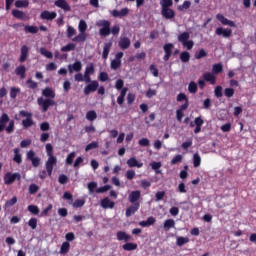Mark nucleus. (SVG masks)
Listing matches in <instances>:
<instances>
[{
	"instance_id": "nucleus-2",
	"label": "nucleus",
	"mask_w": 256,
	"mask_h": 256,
	"mask_svg": "<svg viewBox=\"0 0 256 256\" xmlns=\"http://www.w3.org/2000/svg\"><path fill=\"white\" fill-rule=\"evenodd\" d=\"M20 179L21 174L8 172L4 176V183L5 185H11L12 183H15V181H19Z\"/></svg>"
},
{
	"instance_id": "nucleus-63",
	"label": "nucleus",
	"mask_w": 256,
	"mask_h": 256,
	"mask_svg": "<svg viewBox=\"0 0 256 256\" xmlns=\"http://www.w3.org/2000/svg\"><path fill=\"white\" fill-rule=\"evenodd\" d=\"M15 203H17V197H13L12 199L8 200L5 203V207H13V205H15Z\"/></svg>"
},
{
	"instance_id": "nucleus-61",
	"label": "nucleus",
	"mask_w": 256,
	"mask_h": 256,
	"mask_svg": "<svg viewBox=\"0 0 256 256\" xmlns=\"http://www.w3.org/2000/svg\"><path fill=\"white\" fill-rule=\"evenodd\" d=\"M225 97H233L235 95V90L233 88H226L224 90Z\"/></svg>"
},
{
	"instance_id": "nucleus-36",
	"label": "nucleus",
	"mask_w": 256,
	"mask_h": 256,
	"mask_svg": "<svg viewBox=\"0 0 256 256\" xmlns=\"http://www.w3.org/2000/svg\"><path fill=\"white\" fill-rule=\"evenodd\" d=\"M93 73H95V66L93 63L87 64L84 74L93 75Z\"/></svg>"
},
{
	"instance_id": "nucleus-9",
	"label": "nucleus",
	"mask_w": 256,
	"mask_h": 256,
	"mask_svg": "<svg viewBox=\"0 0 256 256\" xmlns=\"http://www.w3.org/2000/svg\"><path fill=\"white\" fill-rule=\"evenodd\" d=\"M118 45L120 49H129V47H131V40L128 37L121 36Z\"/></svg>"
},
{
	"instance_id": "nucleus-55",
	"label": "nucleus",
	"mask_w": 256,
	"mask_h": 256,
	"mask_svg": "<svg viewBox=\"0 0 256 256\" xmlns=\"http://www.w3.org/2000/svg\"><path fill=\"white\" fill-rule=\"evenodd\" d=\"M212 71L215 75L221 73V71H223V65L221 64H215L212 68Z\"/></svg>"
},
{
	"instance_id": "nucleus-53",
	"label": "nucleus",
	"mask_w": 256,
	"mask_h": 256,
	"mask_svg": "<svg viewBox=\"0 0 256 256\" xmlns=\"http://www.w3.org/2000/svg\"><path fill=\"white\" fill-rule=\"evenodd\" d=\"M73 50H75V44H73V43H69L66 46H63L61 48V51H63V52H69V51H73Z\"/></svg>"
},
{
	"instance_id": "nucleus-57",
	"label": "nucleus",
	"mask_w": 256,
	"mask_h": 256,
	"mask_svg": "<svg viewBox=\"0 0 256 256\" xmlns=\"http://www.w3.org/2000/svg\"><path fill=\"white\" fill-rule=\"evenodd\" d=\"M22 125L23 127L27 128V127H31L33 125V119L31 117L26 118L22 121Z\"/></svg>"
},
{
	"instance_id": "nucleus-45",
	"label": "nucleus",
	"mask_w": 256,
	"mask_h": 256,
	"mask_svg": "<svg viewBox=\"0 0 256 256\" xmlns=\"http://www.w3.org/2000/svg\"><path fill=\"white\" fill-rule=\"evenodd\" d=\"M180 59L183 63H187V61H189V59H191V55L189 54V52H182L180 54Z\"/></svg>"
},
{
	"instance_id": "nucleus-20",
	"label": "nucleus",
	"mask_w": 256,
	"mask_h": 256,
	"mask_svg": "<svg viewBox=\"0 0 256 256\" xmlns=\"http://www.w3.org/2000/svg\"><path fill=\"white\" fill-rule=\"evenodd\" d=\"M140 198H141V191L139 190L132 191L129 195L130 203H136V201H139Z\"/></svg>"
},
{
	"instance_id": "nucleus-14",
	"label": "nucleus",
	"mask_w": 256,
	"mask_h": 256,
	"mask_svg": "<svg viewBox=\"0 0 256 256\" xmlns=\"http://www.w3.org/2000/svg\"><path fill=\"white\" fill-rule=\"evenodd\" d=\"M81 69H83V64L81 63V61H76L75 63L68 65L69 73H73V71L79 73Z\"/></svg>"
},
{
	"instance_id": "nucleus-48",
	"label": "nucleus",
	"mask_w": 256,
	"mask_h": 256,
	"mask_svg": "<svg viewBox=\"0 0 256 256\" xmlns=\"http://www.w3.org/2000/svg\"><path fill=\"white\" fill-rule=\"evenodd\" d=\"M83 205H85V200L77 199L73 202L72 207L79 209V207H83Z\"/></svg>"
},
{
	"instance_id": "nucleus-17",
	"label": "nucleus",
	"mask_w": 256,
	"mask_h": 256,
	"mask_svg": "<svg viewBox=\"0 0 256 256\" xmlns=\"http://www.w3.org/2000/svg\"><path fill=\"white\" fill-rule=\"evenodd\" d=\"M173 44L172 43H168L166 45H164V61H169V57H171V53H173Z\"/></svg>"
},
{
	"instance_id": "nucleus-42",
	"label": "nucleus",
	"mask_w": 256,
	"mask_h": 256,
	"mask_svg": "<svg viewBox=\"0 0 256 256\" xmlns=\"http://www.w3.org/2000/svg\"><path fill=\"white\" fill-rule=\"evenodd\" d=\"M25 66H19L16 68V75H20L21 79H25Z\"/></svg>"
},
{
	"instance_id": "nucleus-25",
	"label": "nucleus",
	"mask_w": 256,
	"mask_h": 256,
	"mask_svg": "<svg viewBox=\"0 0 256 256\" xmlns=\"http://www.w3.org/2000/svg\"><path fill=\"white\" fill-rule=\"evenodd\" d=\"M163 227H164L165 231H170L171 229L175 228V220H173V219L165 220Z\"/></svg>"
},
{
	"instance_id": "nucleus-13",
	"label": "nucleus",
	"mask_w": 256,
	"mask_h": 256,
	"mask_svg": "<svg viewBox=\"0 0 256 256\" xmlns=\"http://www.w3.org/2000/svg\"><path fill=\"white\" fill-rule=\"evenodd\" d=\"M41 19L46 21H53L57 17V12L43 11L40 15Z\"/></svg>"
},
{
	"instance_id": "nucleus-24",
	"label": "nucleus",
	"mask_w": 256,
	"mask_h": 256,
	"mask_svg": "<svg viewBox=\"0 0 256 256\" xmlns=\"http://www.w3.org/2000/svg\"><path fill=\"white\" fill-rule=\"evenodd\" d=\"M155 218L153 216L149 217L146 221H140V227H151V225H155Z\"/></svg>"
},
{
	"instance_id": "nucleus-37",
	"label": "nucleus",
	"mask_w": 256,
	"mask_h": 256,
	"mask_svg": "<svg viewBox=\"0 0 256 256\" xmlns=\"http://www.w3.org/2000/svg\"><path fill=\"white\" fill-rule=\"evenodd\" d=\"M78 31L80 33H85V31H87V22H85V20H80L78 24Z\"/></svg>"
},
{
	"instance_id": "nucleus-60",
	"label": "nucleus",
	"mask_w": 256,
	"mask_h": 256,
	"mask_svg": "<svg viewBox=\"0 0 256 256\" xmlns=\"http://www.w3.org/2000/svg\"><path fill=\"white\" fill-rule=\"evenodd\" d=\"M188 91H189V93H197V83L190 82V84L188 86Z\"/></svg>"
},
{
	"instance_id": "nucleus-43",
	"label": "nucleus",
	"mask_w": 256,
	"mask_h": 256,
	"mask_svg": "<svg viewBox=\"0 0 256 256\" xmlns=\"http://www.w3.org/2000/svg\"><path fill=\"white\" fill-rule=\"evenodd\" d=\"M29 6V1L27 0H17L15 2V7L22 8V7H28Z\"/></svg>"
},
{
	"instance_id": "nucleus-56",
	"label": "nucleus",
	"mask_w": 256,
	"mask_h": 256,
	"mask_svg": "<svg viewBox=\"0 0 256 256\" xmlns=\"http://www.w3.org/2000/svg\"><path fill=\"white\" fill-rule=\"evenodd\" d=\"M88 190L90 195H92V193H95V189H97V182H90L88 183Z\"/></svg>"
},
{
	"instance_id": "nucleus-52",
	"label": "nucleus",
	"mask_w": 256,
	"mask_h": 256,
	"mask_svg": "<svg viewBox=\"0 0 256 256\" xmlns=\"http://www.w3.org/2000/svg\"><path fill=\"white\" fill-rule=\"evenodd\" d=\"M111 69L116 70L119 69V67H121V60H112L111 64H110Z\"/></svg>"
},
{
	"instance_id": "nucleus-35",
	"label": "nucleus",
	"mask_w": 256,
	"mask_h": 256,
	"mask_svg": "<svg viewBox=\"0 0 256 256\" xmlns=\"http://www.w3.org/2000/svg\"><path fill=\"white\" fill-rule=\"evenodd\" d=\"M122 249H124V251H135V249H137V244L126 243L122 246Z\"/></svg>"
},
{
	"instance_id": "nucleus-54",
	"label": "nucleus",
	"mask_w": 256,
	"mask_h": 256,
	"mask_svg": "<svg viewBox=\"0 0 256 256\" xmlns=\"http://www.w3.org/2000/svg\"><path fill=\"white\" fill-rule=\"evenodd\" d=\"M203 57H207V51H205V49H201L200 51L196 52V59H203Z\"/></svg>"
},
{
	"instance_id": "nucleus-23",
	"label": "nucleus",
	"mask_w": 256,
	"mask_h": 256,
	"mask_svg": "<svg viewBox=\"0 0 256 256\" xmlns=\"http://www.w3.org/2000/svg\"><path fill=\"white\" fill-rule=\"evenodd\" d=\"M204 81H208L211 85H215L216 77L213 73L207 72L203 75Z\"/></svg>"
},
{
	"instance_id": "nucleus-6",
	"label": "nucleus",
	"mask_w": 256,
	"mask_h": 256,
	"mask_svg": "<svg viewBox=\"0 0 256 256\" xmlns=\"http://www.w3.org/2000/svg\"><path fill=\"white\" fill-rule=\"evenodd\" d=\"M161 15L164 19L171 21V19H175V10L171 8H161Z\"/></svg>"
},
{
	"instance_id": "nucleus-18",
	"label": "nucleus",
	"mask_w": 256,
	"mask_h": 256,
	"mask_svg": "<svg viewBox=\"0 0 256 256\" xmlns=\"http://www.w3.org/2000/svg\"><path fill=\"white\" fill-rule=\"evenodd\" d=\"M139 211V203L136 202L134 205L130 206L126 210V217H131V215H135Z\"/></svg>"
},
{
	"instance_id": "nucleus-10",
	"label": "nucleus",
	"mask_w": 256,
	"mask_h": 256,
	"mask_svg": "<svg viewBox=\"0 0 256 256\" xmlns=\"http://www.w3.org/2000/svg\"><path fill=\"white\" fill-rule=\"evenodd\" d=\"M126 164L130 168L136 167L137 169H141V167H143V163L141 161L137 160L136 157L129 158L127 160Z\"/></svg>"
},
{
	"instance_id": "nucleus-26",
	"label": "nucleus",
	"mask_w": 256,
	"mask_h": 256,
	"mask_svg": "<svg viewBox=\"0 0 256 256\" xmlns=\"http://www.w3.org/2000/svg\"><path fill=\"white\" fill-rule=\"evenodd\" d=\"M42 95L44 97H48V99H55V91H53V89H51L50 87L44 89L42 91Z\"/></svg>"
},
{
	"instance_id": "nucleus-47",
	"label": "nucleus",
	"mask_w": 256,
	"mask_h": 256,
	"mask_svg": "<svg viewBox=\"0 0 256 256\" xmlns=\"http://www.w3.org/2000/svg\"><path fill=\"white\" fill-rule=\"evenodd\" d=\"M21 93V90L17 87H13L10 89V97L11 99H15L17 97V94Z\"/></svg>"
},
{
	"instance_id": "nucleus-62",
	"label": "nucleus",
	"mask_w": 256,
	"mask_h": 256,
	"mask_svg": "<svg viewBox=\"0 0 256 256\" xmlns=\"http://www.w3.org/2000/svg\"><path fill=\"white\" fill-rule=\"evenodd\" d=\"M28 225L31 227V229H37V218H31L28 221Z\"/></svg>"
},
{
	"instance_id": "nucleus-11",
	"label": "nucleus",
	"mask_w": 256,
	"mask_h": 256,
	"mask_svg": "<svg viewBox=\"0 0 256 256\" xmlns=\"http://www.w3.org/2000/svg\"><path fill=\"white\" fill-rule=\"evenodd\" d=\"M216 19L218 21H220V23H222L223 25H228V27H236L235 22L227 19L225 16H223L222 14H217L216 15Z\"/></svg>"
},
{
	"instance_id": "nucleus-50",
	"label": "nucleus",
	"mask_w": 256,
	"mask_h": 256,
	"mask_svg": "<svg viewBox=\"0 0 256 256\" xmlns=\"http://www.w3.org/2000/svg\"><path fill=\"white\" fill-rule=\"evenodd\" d=\"M97 147H99V142H91L90 144H88L85 148V151L88 152V151H91L93 149H97Z\"/></svg>"
},
{
	"instance_id": "nucleus-22",
	"label": "nucleus",
	"mask_w": 256,
	"mask_h": 256,
	"mask_svg": "<svg viewBox=\"0 0 256 256\" xmlns=\"http://www.w3.org/2000/svg\"><path fill=\"white\" fill-rule=\"evenodd\" d=\"M189 243V237L176 236V245L177 247H183Z\"/></svg>"
},
{
	"instance_id": "nucleus-49",
	"label": "nucleus",
	"mask_w": 256,
	"mask_h": 256,
	"mask_svg": "<svg viewBox=\"0 0 256 256\" xmlns=\"http://www.w3.org/2000/svg\"><path fill=\"white\" fill-rule=\"evenodd\" d=\"M191 7V2L189 1H184L182 5L178 6V11H185Z\"/></svg>"
},
{
	"instance_id": "nucleus-34",
	"label": "nucleus",
	"mask_w": 256,
	"mask_h": 256,
	"mask_svg": "<svg viewBox=\"0 0 256 256\" xmlns=\"http://www.w3.org/2000/svg\"><path fill=\"white\" fill-rule=\"evenodd\" d=\"M86 119L87 121H95L97 119V112L94 110H90L86 113Z\"/></svg>"
},
{
	"instance_id": "nucleus-41",
	"label": "nucleus",
	"mask_w": 256,
	"mask_h": 256,
	"mask_svg": "<svg viewBox=\"0 0 256 256\" xmlns=\"http://www.w3.org/2000/svg\"><path fill=\"white\" fill-rule=\"evenodd\" d=\"M150 167H152L153 171H155V173H161V162H152L150 163Z\"/></svg>"
},
{
	"instance_id": "nucleus-12",
	"label": "nucleus",
	"mask_w": 256,
	"mask_h": 256,
	"mask_svg": "<svg viewBox=\"0 0 256 256\" xmlns=\"http://www.w3.org/2000/svg\"><path fill=\"white\" fill-rule=\"evenodd\" d=\"M54 4L59 9H62L64 11H71V6L69 5V3H67L66 0H56Z\"/></svg>"
},
{
	"instance_id": "nucleus-31",
	"label": "nucleus",
	"mask_w": 256,
	"mask_h": 256,
	"mask_svg": "<svg viewBox=\"0 0 256 256\" xmlns=\"http://www.w3.org/2000/svg\"><path fill=\"white\" fill-rule=\"evenodd\" d=\"M117 239L118 241H131V236L127 235V233L123 231H119L117 233Z\"/></svg>"
},
{
	"instance_id": "nucleus-8",
	"label": "nucleus",
	"mask_w": 256,
	"mask_h": 256,
	"mask_svg": "<svg viewBox=\"0 0 256 256\" xmlns=\"http://www.w3.org/2000/svg\"><path fill=\"white\" fill-rule=\"evenodd\" d=\"M27 159L31 161L33 167H39V163H41V159L35 155V152L32 150L27 152Z\"/></svg>"
},
{
	"instance_id": "nucleus-46",
	"label": "nucleus",
	"mask_w": 256,
	"mask_h": 256,
	"mask_svg": "<svg viewBox=\"0 0 256 256\" xmlns=\"http://www.w3.org/2000/svg\"><path fill=\"white\" fill-rule=\"evenodd\" d=\"M8 122H9L8 127L4 128V129H6V133H13V131H15V121L10 120Z\"/></svg>"
},
{
	"instance_id": "nucleus-59",
	"label": "nucleus",
	"mask_w": 256,
	"mask_h": 256,
	"mask_svg": "<svg viewBox=\"0 0 256 256\" xmlns=\"http://www.w3.org/2000/svg\"><path fill=\"white\" fill-rule=\"evenodd\" d=\"M75 159V152H71L66 158V165H73V160Z\"/></svg>"
},
{
	"instance_id": "nucleus-4",
	"label": "nucleus",
	"mask_w": 256,
	"mask_h": 256,
	"mask_svg": "<svg viewBox=\"0 0 256 256\" xmlns=\"http://www.w3.org/2000/svg\"><path fill=\"white\" fill-rule=\"evenodd\" d=\"M38 105L42 107L43 113L47 112L51 105H55V101L51 99L38 98Z\"/></svg>"
},
{
	"instance_id": "nucleus-1",
	"label": "nucleus",
	"mask_w": 256,
	"mask_h": 256,
	"mask_svg": "<svg viewBox=\"0 0 256 256\" xmlns=\"http://www.w3.org/2000/svg\"><path fill=\"white\" fill-rule=\"evenodd\" d=\"M96 25L97 27H101L99 33L102 37H108V35H111V22L107 20H99Z\"/></svg>"
},
{
	"instance_id": "nucleus-28",
	"label": "nucleus",
	"mask_w": 256,
	"mask_h": 256,
	"mask_svg": "<svg viewBox=\"0 0 256 256\" xmlns=\"http://www.w3.org/2000/svg\"><path fill=\"white\" fill-rule=\"evenodd\" d=\"M112 45L113 43L111 42H108L104 45L103 54H102L103 59H107L109 57V52L111 51Z\"/></svg>"
},
{
	"instance_id": "nucleus-29",
	"label": "nucleus",
	"mask_w": 256,
	"mask_h": 256,
	"mask_svg": "<svg viewBox=\"0 0 256 256\" xmlns=\"http://www.w3.org/2000/svg\"><path fill=\"white\" fill-rule=\"evenodd\" d=\"M13 17H16V19H22V21H25L27 19V15L23 11L20 10H12Z\"/></svg>"
},
{
	"instance_id": "nucleus-44",
	"label": "nucleus",
	"mask_w": 256,
	"mask_h": 256,
	"mask_svg": "<svg viewBox=\"0 0 256 256\" xmlns=\"http://www.w3.org/2000/svg\"><path fill=\"white\" fill-rule=\"evenodd\" d=\"M193 165L194 167H199L201 165V156L197 153L193 155Z\"/></svg>"
},
{
	"instance_id": "nucleus-40",
	"label": "nucleus",
	"mask_w": 256,
	"mask_h": 256,
	"mask_svg": "<svg viewBox=\"0 0 256 256\" xmlns=\"http://www.w3.org/2000/svg\"><path fill=\"white\" fill-rule=\"evenodd\" d=\"M19 148H15L14 149V161L16 163H21L23 161L22 157H21V153H19Z\"/></svg>"
},
{
	"instance_id": "nucleus-32",
	"label": "nucleus",
	"mask_w": 256,
	"mask_h": 256,
	"mask_svg": "<svg viewBox=\"0 0 256 256\" xmlns=\"http://www.w3.org/2000/svg\"><path fill=\"white\" fill-rule=\"evenodd\" d=\"M161 9H167L173 7V0H160Z\"/></svg>"
},
{
	"instance_id": "nucleus-16",
	"label": "nucleus",
	"mask_w": 256,
	"mask_h": 256,
	"mask_svg": "<svg viewBox=\"0 0 256 256\" xmlns=\"http://www.w3.org/2000/svg\"><path fill=\"white\" fill-rule=\"evenodd\" d=\"M7 123H9V115H7V113H3L0 117V133L1 131H5Z\"/></svg>"
},
{
	"instance_id": "nucleus-58",
	"label": "nucleus",
	"mask_w": 256,
	"mask_h": 256,
	"mask_svg": "<svg viewBox=\"0 0 256 256\" xmlns=\"http://www.w3.org/2000/svg\"><path fill=\"white\" fill-rule=\"evenodd\" d=\"M76 33H77V30L75 28H73L72 26L67 27V37L71 38L75 36Z\"/></svg>"
},
{
	"instance_id": "nucleus-7",
	"label": "nucleus",
	"mask_w": 256,
	"mask_h": 256,
	"mask_svg": "<svg viewBox=\"0 0 256 256\" xmlns=\"http://www.w3.org/2000/svg\"><path fill=\"white\" fill-rule=\"evenodd\" d=\"M216 35H218L219 37H224L225 39L229 38L230 35H232L233 30L229 29V28H223V27H218L216 29Z\"/></svg>"
},
{
	"instance_id": "nucleus-15",
	"label": "nucleus",
	"mask_w": 256,
	"mask_h": 256,
	"mask_svg": "<svg viewBox=\"0 0 256 256\" xmlns=\"http://www.w3.org/2000/svg\"><path fill=\"white\" fill-rule=\"evenodd\" d=\"M100 205L102 209H113V207H115V202L111 201L109 197H106L101 201Z\"/></svg>"
},
{
	"instance_id": "nucleus-19",
	"label": "nucleus",
	"mask_w": 256,
	"mask_h": 256,
	"mask_svg": "<svg viewBox=\"0 0 256 256\" xmlns=\"http://www.w3.org/2000/svg\"><path fill=\"white\" fill-rule=\"evenodd\" d=\"M27 57H29V47L22 46L21 55H20V63H25V61H27Z\"/></svg>"
},
{
	"instance_id": "nucleus-33",
	"label": "nucleus",
	"mask_w": 256,
	"mask_h": 256,
	"mask_svg": "<svg viewBox=\"0 0 256 256\" xmlns=\"http://www.w3.org/2000/svg\"><path fill=\"white\" fill-rule=\"evenodd\" d=\"M190 34L188 32H183L178 36V41L182 44L189 41Z\"/></svg>"
},
{
	"instance_id": "nucleus-21",
	"label": "nucleus",
	"mask_w": 256,
	"mask_h": 256,
	"mask_svg": "<svg viewBox=\"0 0 256 256\" xmlns=\"http://www.w3.org/2000/svg\"><path fill=\"white\" fill-rule=\"evenodd\" d=\"M113 17H125L129 15V9L128 8H123L120 11L119 10H113L112 11Z\"/></svg>"
},
{
	"instance_id": "nucleus-39",
	"label": "nucleus",
	"mask_w": 256,
	"mask_h": 256,
	"mask_svg": "<svg viewBox=\"0 0 256 256\" xmlns=\"http://www.w3.org/2000/svg\"><path fill=\"white\" fill-rule=\"evenodd\" d=\"M40 53L47 59H53V53L45 48H40Z\"/></svg>"
},
{
	"instance_id": "nucleus-27",
	"label": "nucleus",
	"mask_w": 256,
	"mask_h": 256,
	"mask_svg": "<svg viewBox=\"0 0 256 256\" xmlns=\"http://www.w3.org/2000/svg\"><path fill=\"white\" fill-rule=\"evenodd\" d=\"M86 39H87V33L80 32L76 37L72 39V41L76 43H83V41H86Z\"/></svg>"
},
{
	"instance_id": "nucleus-38",
	"label": "nucleus",
	"mask_w": 256,
	"mask_h": 256,
	"mask_svg": "<svg viewBox=\"0 0 256 256\" xmlns=\"http://www.w3.org/2000/svg\"><path fill=\"white\" fill-rule=\"evenodd\" d=\"M24 31H26V33H38L39 32V28L37 26L26 25L24 27Z\"/></svg>"
},
{
	"instance_id": "nucleus-64",
	"label": "nucleus",
	"mask_w": 256,
	"mask_h": 256,
	"mask_svg": "<svg viewBox=\"0 0 256 256\" xmlns=\"http://www.w3.org/2000/svg\"><path fill=\"white\" fill-rule=\"evenodd\" d=\"M109 189H111L110 185L102 186L96 189V193H106V191H109Z\"/></svg>"
},
{
	"instance_id": "nucleus-30",
	"label": "nucleus",
	"mask_w": 256,
	"mask_h": 256,
	"mask_svg": "<svg viewBox=\"0 0 256 256\" xmlns=\"http://www.w3.org/2000/svg\"><path fill=\"white\" fill-rule=\"evenodd\" d=\"M70 248L71 244H69V242H63L60 247V255H67V253H69Z\"/></svg>"
},
{
	"instance_id": "nucleus-51",
	"label": "nucleus",
	"mask_w": 256,
	"mask_h": 256,
	"mask_svg": "<svg viewBox=\"0 0 256 256\" xmlns=\"http://www.w3.org/2000/svg\"><path fill=\"white\" fill-rule=\"evenodd\" d=\"M28 211L32 213V215H39V207H37L36 205H29Z\"/></svg>"
},
{
	"instance_id": "nucleus-5",
	"label": "nucleus",
	"mask_w": 256,
	"mask_h": 256,
	"mask_svg": "<svg viewBox=\"0 0 256 256\" xmlns=\"http://www.w3.org/2000/svg\"><path fill=\"white\" fill-rule=\"evenodd\" d=\"M57 165V157L48 156V160L46 161V170L49 176L53 173V166Z\"/></svg>"
},
{
	"instance_id": "nucleus-3",
	"label": "nucleus",
	"mask_w": 256,
	"mask_h": 256,
	"mask_svg": "<svg viewBox=\"0 0 256 256\" xmlns=\"http://www.w3.org/2000/svg\"><path fill=\"white\" fill-rule=\"evenodd\" d=\"M99 89V82L97 80H92L88 85L84 88L85 95H91V93H95Z\"/></svg>"
}]
</instances>
